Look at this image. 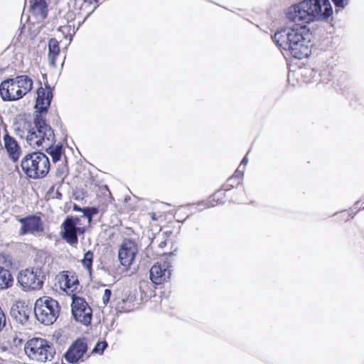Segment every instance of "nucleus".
Listing matches in <instances>:
<instances>
[{
	"label": "nucleus",
	"mask_w": 364,
	"mask_h": 364,
	"mask_svg": "<svg viewBox=\"0 0 364 364\" xmlns=\"http://www.w3.org/2000/svg\"><path fill=\"white\" fill-rule=\"evenodd\" d=\"M53 98L52 89L50 86L46 88L40 87L37 90V98L36 107L40 110L34 119L35 127L31 128L30 122L23 121V129L26 130V134L23 132L21 137H25L30 146L36 148L49 146L50 141L54 139V133L51 127L46 123V115L47 109L50 105Z\"/></svg>",
	"instance_id": "nucleus-1"
},
{
	"label": "nucleus",
	"mask_w": 364,
	"mask_h": 364,
	"mask_svg": "<svg viewBox=\"0 0 364 364\" xmlns=\"http://www.w3.org/2000/svg\"><path fill=\"white\" fill-rule=\"evenodd\" d=\"M311 33L306 26L296 25L291 28L277 31L273 37L277 46L298 59L308 57L311 53Z\"/></svg>",
	"instance_id": "nucleus-2"
},
{
	"label": "nucleus",
	"mask_w": 364,
	"mask_h": 364,
	"mask_svg": "<svg viewBox=\"0 0 364 364\" xmlns=\"http://www.w3.org/2000/svg\"><path fill=\"white\" fill-rule=\"evenodd\" d=\"M332 14L333 9L328 0H304L290 6L287 17L296 23H309L326 20Z\"/></svg>",
	"instance_id": "nucleus-3"
},
{
	"label": "nucleus",
	"mask_w": 364,
	"mask_h": 364,
	"mask_svg": "<svg viewBox=\"0 0 364 364\" xmlns=\"http://www.w3.org/2000/svg\"><path fill=\"white\" fill-rule=\"evenodd\" d=\"M33 87V80L27 75L3 81L0 85V96L4 101H14L22 98Z\"/></svg>",
	"instance_id": "nucleus-4"
},
{
	"label": "nucleus",
	"mask_w": 364,
	"mask_h": 364,
	"mask_svg": "<svg viewBox=\"0 0 364 364\" xmlns=\"http://www.w3.org/2000/svg\"><path fill=\"white\" fill-rule=\"evenodd\" d=\"M21 166L26 177L38 179L45 177L50 171L48 157L42 152L27 154L21 160Z\"/></svg>",
	"instance_id": "nucleus-5"
},
{
	"label": "nucleus",
	"mask_w": 364,
	"mask_h": 364,
	"mask_svg": "<svg viewBox=\"0 0 364 364\" xmlns=\"http://www.w3.org/2000/svg\"><path fill=\"white\" fill-rule=\"evenodd\" d=\"M26 356L34 362L44 363L53 359L55 349L53 343L42 338L28 339L24 346Z\"/></svg>",
	"instance_id": "nucleus-6"
},
{
	"label": "nucleus",
	"mask_w": 364,
	"mask_h": 364,
	"mask_svg": "<svg viewBox=\"0 0 364 364\" xmlns=\"http://www.w3.org/2000/svg\"><path fill=\"white\" fill-rule=\"evenodd\" d=\"M60 306L55 299L48 296H43L36 299L34 313L36 318L45 325L53 324L58 318Z\"/></svg>",
	"instance_id": "nucleus-7"
},
{
	"label": "nucleus",
	"mask_w": 364,
	"mask_h": 364,
	"mask_svg": "<svg viewBox=\"0 0 364 364\" xmlns=\"http://www.w3.org/2000/svg\"><path fill=\"white\" fill-rule=\"evenodd\" d=\"M46 274L41 267H30L21 269L17 275V282L25 291L41 290L44 285Z\"/></svg>",
	"instance_id": "nucleus-8"
},
{
	"label": "nucleus",
	"mask_w": 364,
	"mask_h": 364,
	"mask_svg": "<svg viewBox=\"0 0 364 364\" xmlns=\"http://www.w3.org/2000/svg\"><path fill=\"white\" fill-rule=\"evenodd\" d=\"M55 279L59 289L72 298L77 296L81 287L76 273L73 270H64L59 272Z\"/></svg>",
	"instance_id": "nucleus-9"
},
{
	"label": "nucleus",
	"mask_w": 364,
	"mask_h": 364,
	"mask_svg": "<svg viewBox=\"0 0 364 364\" xmlns=\"http://www.w3.org/2000/svg\"><path fill=\"white\" fill-rule=\"evenodd\" d=\"M71 311L73 316L77 322L85 326L91 323L92 310L84 298L77 296L73 297Z\"/></svg>",
	"instance_id": "nucleus-10"
},
{
	"label": "nucleus",
	"mask_w": 364,
	"mask_h": 364,
	"mask_svg": "<svg viewBox=\"0 0 364 364\" xmlns=\"http://www.w3.org/2000/svg\"><path fill=\"white\" fill-rule=\"evenodd\" d=\"M88 350L87 341L85 338L75 340L64 353L63 358L70 364H77L84 361Z\"/></svg>",
	"instance_id": "nucleus-11"
},
{
	"label": "nucleus",
	"mask_w": 364,
	"mask_h": 364,
	"mask_svg": "<svg viewBox=\"0 0 364 364\" xmlns=\"http://www.w3.org/2000/svg\"><path fill=\"white\" fill-rule=\"evenodd\" d=\"M80 219L77 217H67L61 225V237L69 245L76 246L78 243L77 233H83L82 228L77 227Z\"/></svg>",
	"instance_id": "nucleus-12"
},
{
	"label": "nucleus",
	"mask_w": 364,
	"mask_h": 364,
	"mask_svg": "<svg viewBox=\"0 0 364 364\" xmlns=\"http://www.w3.org/2000/svg\"><path fill=\"white\" fill-rule=\"evenodd\" d=\"M21 223L20 235L28 234L37 235L44 232V224L42 218L37 215H29L24 218H17Z\"/></svg>",
	"instance_id": "nucleus-13"
},
{
	"label": "nucleus",
	"mask_w": 364,
	"mask_h": 364,
	"mask_svg": "<svg viewBox=\"0 0 364 364\" xmlns=\"http://www.w3.org/2000/svg\"><path fill=\"white\" fill-rule=\"evenodd\" d=\"M137 252V244L132 239H124L118 250V258L121 264L126 267H130Z\"/></svg>",
	"instance_id": "nucleus-14"
},
{
	"label": "nucleus",
	"mask_w": 364,
	"mask_h": 364,
	"mask_svg": "<svg viewBox=\"0 0 364 364\" xmlns=\"http://www.w3.org/2000/svg\"><path fill=\"white\" fill-rule=\"evenodd\" d=\"M171 263L168 261H160L150 269V279L155 284H162L171 278Z\"/></svg>",
	"instance_id": "nucleus-15"
},
{
	"label": "nucleus",
	"mask_w": 364,
	"mask_h": 364,
	"mask_svg": "<svg viewBox=\"0 0 364 364\" xmlns=\"http://www.w3.org/2000/svg\"><path fill=\"white\" fill-rule=\"evenodd\" d=\"M2 149L5 150L9 159L13 162H17L22 154L21 145L6 129L3 135Z\"/></svg>",
	"instance_id": "nucleus-16"
},
{
	"label": "nucleus",
	"mask_w": 364,
	"mask_h": 364,
	"mask_svg": "<svg viewBox=\"0 0 364 364\" xmlns=\"http://www.w3.org/2000/svg\"><path fill=\"white\" fill-rule=\"evenodd\" d=\"M73 7L83 15L88 16L97 8V0H73Z\"/></svg>",
	"instance_id": "nucleus-17"
},
{
	"label": "nucleus",
	"mask_w": 364,
	"mask_h": 364,
	"mask_svg": "<svg viewBox=\"0 0 364 364\" xmlns=\"http://www.w3.org/2000/svg\"><path fill=\"white\" fill-rule=\"evenodd\" d=\"M97 208L100 211H105L108 205L114 201V198L112 196L110 191L107 187H105L100 191V193L97 196Z\"/></svg>",
	"instance_id": "nucleus-18"
},
{
	"label": "nucleus",
	"mask_w": 364,
	"mask_h": 364,
	"mask_svg": "<svg viewBox=\"0 0 364 364\" xmlns=\"http://www.w3.org/2000/svg\"><path fill=\"white\" fill-rule=\"evenodd\" d=\"M31 9L34 15L46 18L48 13V5L46 0H31Z\"/></svg>",
	"instance_id": "nucleus-19"
},
{
	"label": "nucleus",
	"mask_w": 364,
	"mask_h": 364,
	"mask_svg": "<svg viewBox=\"0 0 364 364\" xmlns=\"http://www.w3.org/2000/svg\"><path fill=\"white\" fill-rule=\"evenodd\" d=\"M227 191L222 187L220 189L216 191L213 193L207 200V204L210 207H214L220 204H223L226 200Z\"/></svg>",
	"instance_id": "nucleus-20"
},
{
	"label": "nucleus",
	"mask_w": 364,
	"mask_h": 364,
	"mask_svg": "<svg viewBox=\"0 0 364 364\" xmlns=\"http://www.w3.org/2000/svg\"><path fill=\"white\" fill-rule=\"evenodd\" d=\"M59 43L55 38H50L48 41V58L52 66L56 65V59L60 54Z\"/></svg>",
	"instance_id": "nucleus-21"
},
{
	"label": "nucleus",
	"mask_w": 364,
	"mask_h": 364,
	"mask_svg": "<svg viewBox=\"0 0 364 364\" xmlns=\"http://www.w3.org/2000/svg\"><path fill=\"white\" fill-rule=\"evenodd\" d=\"M14 283V278L11 272L0 266V290L6 289L12 287Z\"/></svg>",
	"instance_id": "nucleus-22"
},
{
	"label": "nucleus",
	"mask_w": 364,
	"mask_h": 364,
	"mask_svg": "<svg viewBox=\"0 0 364 364\" xmlns=\"http://www.w3.org/2000/svg\"><path fill=\"white\" fill-rule=\"evenodd\" d=\"M52 141H50L49 146H45L44 148L47 153L51 156L53 162H57L60 160L61 156L63 154V146L62 145H57L55 146H51Z\"/></svg>",
	"instance_id": "nucleus-23"
},
{
	"label": "nucleus",
	"mask_w": 364,
	"mask_h": 364,
	"mask_svg": "<svg viewBox=\"0 0 364 364\" xmlns=\"http://www.w3.org/2000/svg\"><path fill=\"white\" fill-rule=\"evenodd\" d=\"M94 259V254L91 250L86 252L84 254V257L81 260V263L83 267L86 269L89 275L92 274V263Z\"/></svg>",
	"instance_id": "nucleus-24"
},
{
	"label": "nucleus",
	"mask_w": 364,
	"mask_h": 364,
	"mask_svg": "<svg viewBox=\"0 0 364 364\" xmlns=\"http://www.w3.org/2000/svg\"><path fill=\"white\" fill-rule=\"evenodd\" d=\"M190 216L189 209L185 207H180L175 211L174 219L178 223L184 222Z\"/></svg>",
	"instance_id": "nucleus-25"
},
{
	"label": "nucleus",
	"mask_w": 364,
	"mask_h": 364,
	"mask_svg": "<svg viewBox=\"0 0 364 364\" xmlns=\"http://www.w3.org/2000/svg\"><path fill=\"white\" fill-rule=\"evenodd\" d=\"M22 311L19 310V306L17 305L16 307L12 308V314L16 319L18 320L21 323L26 321L28 319V316L26 314V310L24 306H21Z\"/></svg>",
	"instance_id": "nucleus-26"
},
{
	"label": "nucleus",
	"mask_w": 364,
	"mask_h": 364,
	"mask_svg": "<svg viewBox=\"0 0 364 364\" xmlns=\"http://www.w3.org/2000/svg\"><path fill=\"white\" fill-rule=\"evenodd\" d=\"M75 210L82 212L84 214V216L87 218L89 223L91 222L92 217L95 215H97L99 213V211H100L98 208H95V207H87V208H77V206H75Z\"/></svg>",
	"instance_id": "nucleus-27"
},
{
	"label": "nucleus",
	"mask_w": 364,
	"mask_h": 364,
	"mask_svg": "<svg viewBox=\"0 0 364 364\" xmlns=\"http://www.w3.org/2000/svg\"><path fill=\"white\" fill-rule=\"evenodd\" d=\"M240 184H241V182L239 181L234 179L231 176L226 181V182L223 185V188L227 192L230 191L234 188H237Z\"/></svg>",
	"instance_id": "nucleus-28"
},
{
	"label": "nucleus",
	"mask_w": 364,
	"mask_h": 364,
	"mask_svg": "<svg viewBox=\"0 0 364 364\" xmlns=\"http://www.w3.org/2000/svg\"><path fill=\"white\" fill-rule=\"evenodd\" d=\"M107 347V343L106 341H98L92 349V353L102 354Z\"/></svg>",
	"instance_id": "nucleus-29"
},
{
	"label": "nucleus",
	"mask_w": 364,
	"mask_h": 364,
	"mask_svg": "<svg viewBox=\"0 0 364 364\" xmlns=\"http://www.w3.org/2000/svg\"><path fill=\"white\" fill-rule=\"evenodd\" d=\"M0 264H2L6 267H10L12 264V262L8 255L1 253L0 254Z\"/></svg>",
	"instance_id": "nucleus-30"
},
{
	"label": "nucleus",
	"mask_w": 364,
	"mask_h": 364,
	"mask_svg": "<svg viewBox=\"0 0 364 364\" xmlns=\"http://www.w3.org/2000/svg\"><path fill=\"white\" fill-rule=\"evenodd\" d=\"M111 296H112V291L110 289H106L105 291H104V294L102 295V303L105 306H107L109 301H110V298H111Z\"/></svg>",
	"instance_id": "nucleus-31"
},
{
	"label": "nucleus",
	"mask_w": 364,
	"mask_h": 364,
	"mask_svg": "<svg viewBox=\"0 0 364 364\" xmlns=\"http://www.w3.org/2000/svg\"><path fill=\"white\" fill-rule=\"evenodd\" d=\"M243 176H244V171L240 170V168H237L231 177L242 183Z\"/></svg>",
	"instance_id": "nucleus-32"
},
{
	"label": "nucleus",
	"mask_w": 364,
	"mask_h": 364,
	"mask_svg": "<svg viewBox=\"0 0 364 364\" xmlns=\"http://www.w3.org/2000/svg\"><path fill=\"white\" fill-rule=\"evenodd\" d=\"M6 325V316L2 310V309L0 307V331L4 328V327Z\"/></svg>",
	"instance_id": "nucleus-33"
},
{
	"label": "nucleus",
	"mask_w": 364,
	"mask_h": 364,
	"mask_svg": "<svg viewBox=\"0 0 364 364\" xmlns=\"http://www.w3.org/2000/svg\"><path fill=\"white\" fill-rule=\"evenodd\" d=\"M336 8H344L348 3V0H332Z\"/></svg>",
	"instance_id": "nucleus-34"
},
{
	"label": "nucleus",
	"mask_w": 364,
	"mask_h": 364,
	"mask_svg": "<svg viewBox=\"0 0 364 364\" xmlns=\"http://www.w3.org/2000/svg\"><path fill=\"white\" fill-rule=\"evenodd\" d=\"M248 161V159L247 157H244L243 159L241 161L242 164L246 165Z\"/></svg>",
	"instance_id": "nucleus-35"
},
{
	"label": "nucleus",
	"mask_w": 364,
	"mask_h": 364,
	"mask_svg": "<svg viewBox=\"0 0 364 364\" xmlns=\"http://www.w3.org/2000/svg\"><path fill=\"white\" fill-rule=\"evenodd\" d=\"M151 218L153 220H156V214L155 213H151Z\"/></svg>",
	"instance_id": "nucleus-36"
}]
</instances>
